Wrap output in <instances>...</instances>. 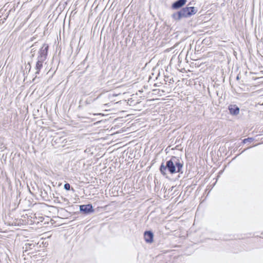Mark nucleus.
<instances>
[{"mask_svg":"<svg viewBox=\"0 0 263 263\" xmlns=\"http://www.w3.org/2000/svg\"><path fill=\"white\" fill-rule=\"evenodd\" d=\"M187 0H176L171 6V8L173 10H178L171 15V17L175 21L179 22L183 18H189L195 14L198 9L193 6H189V4L185 6Z\"/></svg>","mask_w":263,"mask_h":263,"instance_id":"obj_1","label":"nucleus"},{"mask_svg":"<svg viewBox=\"0 0 263 263\" xmlns=\"http://www.w3.org/2000/svg\"><path fill=\"white\" fill-rule=\"evenodd\" d=\"M184 162L182 158L176 156H172L169 159L164 162L163 160L159 170L161 174L167 178V173L171 175L178 173V177L183 173Z\"/></svg>","mask_w":263,"mask_h":263,"instance_id":"obj_2","label":"nucleus"},{"mask_svg":"<svg viewBox=\"0 0 263 263\" xmlns=\"http://www.w3.org/2000/svg\"><path fill=\"white\" fill-rule=\"evenodd\" d=\"M49 46L48 44L44 43L40 48L37 57V61L36 62L35 69L36 71L35 74L36 77L40 74L41 69L43 67L44 62L47 59Z\"/></svg>","mask_w":263,"mask_h":263,"instance_id":"obj_3","label":"nucleus"},{"mask_svg":"<svg viewBox=\"0 0 263 263\" xmlns=\"http://www.w3.org/2000/svg\"><path fill=\"white\" fill-rule=\"evenodd\" d=\"M79 206V212H74V214H78L80 213L84 215H88L95 212L93 207L91 203L77 205V206Z\"/></svg>","mask_w":263,"mask_h":263,"instance_id":"obj_4","label":"nucleus"},{"mask_svg":"<svg viewBox=\"0 0 263 263\" xmlns=\"http://www.w3.org/2000/svg\"><path fill=\"white\" fill-rule=\"evenodd\" d=\"M144 238L147 243H152L154 241V233L152 230H146L144 232Z\"/></svg>","mask_w":263,"mask_h":263,"instance_id":"obj_5","label":"nucleus"},{"mask_svg":"<svg viewBox=\"0 0 263 263\" xmlns=\"http://www.w3.org/2000/svg\"><path fill=\"white\" fill-rule=\"evenodd\" d=\"M228 110L232 116H237L240 112L239 107L236 104H230L228 106Z\"/></svg>","mask_w":263,"mask_h":263,"instance_id":"obj_6","label":"nucleus"},{"mask_svg":"<svg viewBox=\"0 0 263 263\" xmlns=\"http://www.w3.org/2000/svg\"><path fill=\"white\" fill-rule=\"evenodd\" d=\"M200 50H189L190 58L192 60H196L201 57V54L199 52Z\"/></svg>","mask_w":263,"mask_h":263,"instance_id":"obj_7","label":"nucleus"},{"mask_svg":"<svg viewBox=\"0 0 263 263\" xmlns=\"http://www.w3.org/2000/svg\"><path fill=\"white\" fill-rule=\"evenodd\" d=\"M36 43H35L34 45H32L30 47V48H31V51H30V53H31L30 58L31 59H32L34 57V55H35V52L36 51V49L34 47V46H35Z\"/></svg>","mask_w":263,"mask_h":263,"instance_id":"obj_8","label":"nucleus"},{"mask_svg":"<svg viewBox=\"0 0 263 263\" xmlns=\"http://www.w3.org/2000/svg\"><path fill=\"white\" fill-rule=\"evenodd\" d=\"M64 189L66 191H70V190H71L73 192L74 191V190L72 187H71L70 184L68 183H66L64 184Z\"/></svg>","mask_w":263,"mask_h":263,"instance_id":"obj_9","label":"nucleus"},{"mask_svg":"<svg viewBox=\"0 0 263 263\" xmlns=\"http://www.w3.org/2000/svg\"><path fill=\"white\" fill-rule=\"evenodd\" d=\"M254 138H251V137H249L248 138H246V139H244L242 141V143L243 144H246L247 143V142H249V143H251L252 142H253L254 141Z\"/></svg>","mask_w":263,"mask_h":263,"instance_id":"obj_10","label":"nucleus"},{"mask_svg":"<svg viewBox=\"0 0 263 263\" xmlns=\"http://www.w3.org/2000/svg\"><path fill=\"white\" fill-rule=\"evenodd\" d=\"M211 80L212 81V82H211V84H209L208 85V91H209V95L211 97L212 95H211V92L210 89H212L213 87H214V85L212 83V82H214V80L212 79V77L211 78Z\"/></svg>","mask_w":263,"mask_h":263,"instance_id":"obj_11","label":"nucleus"},{"mask_svg":"<svg viewBox=\"0 0 263 263\" xmlns=\"http://www.w3.org/2000/svg\"><path fill=\"white\" fill-rule=\"evenodd\" d=\"M214 187V183L212 184H210L208 185L206 189L205 192L208 191V194L211 192L212 189Z\"/></svg>","mask_w":263,"mask_h":263,"instance_id":"obj_12","label":"nucleus"},{"mask_svg":"<svg viewBox=\"0 0 263 263\" xmlns=\"http://www.w3.org/2000/svg\"><path fill=\"white\" fill-rule=\"evenodd\" d=\"M26 69H28V72H29L31 69V65L30 62H28L26 66Z\"/></svg>","mask_w":263,"mask_h":263,"instance_id":"obj_13","label":"nucleus"},{"mask_svg":"<svg viewBox=\"0 0 263 263\" xmlns=\"http://www.w3.org/2000/svg\"><path fill=\"white\" fill-rule=\"evenodd\" d=\"M25 246H26V249H31V247L32 246H33V247L34 246V245L33 243H26L25 245Z\"/></svg>","mask_w":263,"mask_h":263,"instance_id":"obj_14","label":"nucleus"},{"mask_svg":"<svg viewBox=\"0 0 263 263\" xmlns=\"http://www.w3.org/2000/svg\"><path fill=\"white\" fill-rule=\"evenodd\" d=\"M213 147H214V145L212 146V147L211 148V151L210 153V155L212 161H213V160H214L213 154Z\"/></svg>","mask_w":263,"mask_h":263,"instance_id":"obj_15","label":"nucleus"},{"mask_svg":"<svg viewBox=\"0 0 263 263\" xmlns=\"http://www.w3.org/2000/svg\"><path fill=\"white\" fill-rule=\"evenodd\" d=\"M60 210L62 211V212H63L64 213H67L68 214H70V212H68V211H67L66 210H65V209L64 208H61Z\"/></svg>","mask_w":263,"mask_h":263,"instance_id":"obj_16","label":"nucleus"},{"mask_svg":"<svg viewBox=\"0 0 263 263\" xmlns=\"http://www.w3.org/2000/svg\"><path fill=\"white\" fill-rule=\"evenodd\" d=\"M222 172H223V171H222V170H221V171H220L219 172V174H218V175L217 176L216 180H217L218 178L219 177V176H220V174H222ZM216 182H217V181H215V183H214V184H215V185L216 184Z\"/></svg>","mask_w":263,"mask_h":263,"instance_id":"obj_17","label":"nucleus"},{"mask_svg":"<svg viewBox=\"0 0 263 263\" xmlns=\"http://www.w3.org/2000/svg\"><path fill=\"white\" fill-rule=\"evenodd\" d=\"M219 103L220 104L222 101H224V99L221 97L219 99Z\"/></svg>","mask_w":263,"mask_h":263,"instance_id":"obj_18","label":"nucleus"},{"mask_svg":"<svg viewBox=\"0 0 263 263\" xmlns=\"http://www.w3.org/2000/svg\"><path fill=\"white\" fill-rule=\"evenodd\" d=\"M250 147H249L247 148L246 149H245L244 150H243V151L241 152V153H243V152H245L246 150H247V149H248L250 148Z\"/></svg>","mask_w":263,"mask_h":263,"instance_id":"obj_19","label":"nucleus"},{"mask_svg":"<svg viewBox=\"0 0 263 263\" xmlns=\"http://www.w3.org/2000/svg\"><path fill=\"white\" fill-rule=\"evenodd\" d=\"M207 239L210 240V241H211L212 242V243H213V239H212L208 238Z\"/></svg>","mask_w":263,"mask_h":263,"instance_id":"obj_20","label":"nucleus"},{"mask_svg":"<svg viewBox=\"0 0 263 263\" xmlns=\"http://www.w3.org/2000/svg\"><path fill=\"white\" fill-rule=\"evenodd\" d=\"M64 201H66L68 202V200L67 198H64Z\"/></svg>","mask_w":263,"mask_h":263,"instance_id":"obj_21","label":"nucleus"},{"mask_svg":"<svg viewBox=\"0 0 263 263\" xmlns=\"http://www.w3.org/2000/svg\"><path fill=\"white\" fill-rule=\"evenodd\" d=\"M29 192L31 194H33V193L31 192V190L30 189H29Z\"/></svg>","mask_w":263,"mask_h":263,"instance_id":"obj_22","label":"nucleus"},{"mask_svg":"<svg viewBox=\"0 0 263 263\" xmlns=\"http://www.w3.org/2000/svg\"><path fill=\"white\" fill-rule=\"evenodd\" d=\"M69 209H70L71 208H73V209H74V208H73V205H71V206H69Z\"/></svg>","mask_w":263,"mask_h":263,"instance_id":"obj_23","label":"nucleus"},{"mask_svg":"<svg viewBox=\"0 0 263 263\" xmlns=\"http://www.w3.org/2000/svg\"><path fill=\"white\" fill-rule=\"evenodd\" d=\"M211 145H210V146H209V147L208 148V151H210V147H211Z\"/></svg>","mask_w":263,"mask_h":263,"instance_id":"obj_24","label":"nucleus"},{"mask_svg":"<svg viewBox=\"0 0 263 263\" xmlns=\"http://www.w3.org/2000/svg\"><path fill=\"white\" fill-rule=\"evenodd\" d=\"M216 93H217V96H218V97H219V93H218V92L216 91Z\"/></svg>","mask_w":263,"mask_h":263,"instance_id":"obj_25","label":"nucleus"},{"mask_svg":"<svg viewBox=\"0 0 263 263\" xmlns=\"http://www.w3.org/2000/svg\"><path fill=\"white\" fill-rule=\"evenodd\" d=\"M44 192H45V193H44V194H47L45 190H44Z\"/></svg>","mask_w":263,"mask_h":263,"instance_id":"obj_26","label":"nucleus"},{"mask_svg":"<svg viewBox=\"0 0 263 263\" xmlns=\"http://www.w3.org/2000/svg\"><path fill=\"white\" fill-rule=\"evenodd\" d=\"M86 103L87 104H88V103H89L87 100H86Z\"/></svg>","mask_w":263,"mask_h":263,"instance_id":"obj_27","label":"nucleus"},{"mask_svg":"<svg viewBox=\"0 0 263 263\" xmlns=\"http://www.w3.org/2000/svg\"><path fill=\"white\" fill-rule=\"evenodd\" d=\"M213 171H214V168H213L211 171L212 172H213Z\"/></svg>","mask_w":263,"mask_h":263,"instance_id":"obj_28","label":"nucleus"},{"mask_svg":"<svg viewBox=\"0 0 263 263\" xmlns=\"http://www.w3.org/2000/svg\"><path fill=\"white\" fill-rule=\"evenodd\" d=\"M237 80H238V79H239V77H238V76H237Z\"/></svg>","mask_w":263,"mask_h":263,"instance_id":"obj_29","label":"nucleus"},{"mask_svg":"<svg viewBox=\"0 0 263 263\" xmlns=\"http://www.w3.org/2000/svg\"><path fill=\"white\" fill-rule=\"evenodd\" d=\"M171 82H172V80H171V79H170V83H171Z\"/></svg>","mask_w":263,"mask_h":263,"instance_id":"obj_30","label":"nucleus"},{"mask_svg":"<svg viewBox=\"0 0 263 263\" xmlns=\"http://www.w3.org/2000/svg\"><path fill=\"white\" fill-rule=\"evenodd\" d=\"M171 82H172V80H171V79H170V83H171Z\"/></svg>","mask_w":263,"mask_h":263,"instance_id":"obj_31","label":"nucleus"}]
</instances>
